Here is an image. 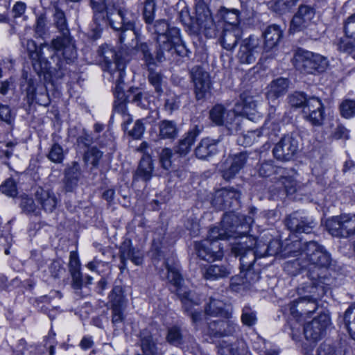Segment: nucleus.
I'll use <instances>...</instances> for the list:
<instances>
[{"instance_id":"1","label":"nucleus","mask_w":355,"mask_h":355,"mask_svg":"<svg viewBox=\"0 0 355 355\" xmlns=\"http://www.w3.org/2000/svg\"><path fill=\"white\" fill-rule=\"evenodd\" d=\"M288 254L297 257L291 263L307 270L310 281L325 283L326 278L321 276V272L330 266L331 257L324 246L313 241L304 243L297 241L288 248Z\"/></svg>"},{"instance_id":"2","label":"nucleus","mask_w":355,"mask_h":355,"mask_svg":"<svg viewBox=\"0 0 355 355\" xmlns=\"http://www.w3.org/2000/svg\"><path fill=\"white\" fill-rule=\"evenodd\" d=\"M147 29L152 35H156V46L154 52H152L146 42L136 41L135 48L141 55L148 64L154 63V60L165 61L168 54L174 48V44L180 40V30L176 27H171L165 19H159L155 22L147 24Z\"/></svg>"},{"instance_id":"3","label":"nucleus","mask_w":355,"mask_h":355,"mask_svg":"<svg viewBox=\"0 0 355 355\" xmlns=\"http://www.w3.org/2000/svg\"><path fill=\"white\" fill-rule=\"evenodd\" d=\"M327 284L310 281L298 288L302 296L289 304L291 314L297 318L313 313L318 308L317 300L327 291Z\"/></svg>"},{"instance_id":"4","label":"nucleus","mask_w":355,"mask_h":355,"mask_svg":"<svg viewBox=\"0 0 355 355\" xmlns=\"http://www.w3.org/2000/svg\"><path fill=\"white\" fill-rule=\"evenodd\" d=\"M244 239V238H243ZM245 241L235 242L232 244V252L235 256H240L241 275L243 283L252 284L260 278V269L254 268L257 259V252H254L257 241L254 238H245Z\"/></svg>"},{"instance_id":"5","label":"nucleus","mask_w":355,"mask_h":355,"mask_svg":"<svg viewBox=\"0 0 355 355\" xmlns=\"http://www.w3.org/2000/svg\"><path fill=\"white\" fill-rule=\"evenodd\" d=\"M53 18V24L61 35L53 39L49 46L55 52H61L67 62H72L76 58L77 53L67 26L65 14L58 7H55Z\"/></svg>"},{"instance_id":"6","label":"nucleus","mask_w":355,"mask_h":355,"mask_svg":"<svg viewBox=\"0 0 355 355\" xmlns=\"http://www.w3.org/2000/svg\"><path fill=\"white\" fill-rule=\"evenodd\" d=\"M128 11L118 5L107 3L105 8V24L95 23L100 29L110 26L115 31H121L119 36L121 43H124L126 37H134L138 40V34L135 30L134 23L128 19Z\"/></svg>"},{"instance_id":"7","label":"nucleus","mask_w":355,"mask_h":355,"mask_svg":"<svg viewBox=\"0 0 355 355\" xmlns=\"http://www.w3.org/2000/svg\"><path fill=\"white\" fill-rule=\"evenodd\" d=\"M113 80H115L116 85L114 88V95L116 100L114 104V111H124L128 109L127 103L136 104L137 107L142 110L151 109L150 102L147 97L138 92L137 89H130L128 94L125 95L123 90V76L119 78L114 72L110 73Z\"/></svg>"},{"instance_id":"8","label":"nucleus","mask_w":355,"mask_h":355,"mask_svg":"<svg viewBox=\"0 0 355 355\" xmlns=\"http://www.w3.org/2000/svg\"><path fill=\"white\" fill-rule=\"evenodd\" d=\"M293 64L302 73L315 74L324 71L328 62L326 58L320 54L299 49L295 53Z\"/></svg>"},{"instance_id":"9","label":"nucleus","mask_w":355,"mask_h":355,"mask_svg":"<svg viewBox=\"0 0 355 355\" xmlns=\"http://www.w3.org/2000/svg\"><path fill=\"white\" fill-rule=\"evenodd\" d=\"M166 268L168 271L167 279L176 287L177 294L182 300L185 311L189 313L191 320L194 323L200 322L202 320V314L200 311L190 310V306L192 304L191 293L182 289L181 286L182 278L178 268L168 263L166 264Z\"/></svg>"},{"instance_id":"10","label":"nucleus","mask_w":355,"mask_h":355,"mask_svg":"<svg viewBox=\"0 0 355 355\" xmlns=\"http://www.w3.org/2000/svg\"><path fill=\"white\" fill-rule=\"evenodd\" d=\"M327 228L334 236L347 238L355 234V214H345L327 221Z\"/></svg>"},{"instance_id":"11","label":"nucleus","mask_w":355,"mask_h":355,"mask_svg":"<svg viewBox=\"0 0 355 355\" xmlns=\"http://www.w3.org/2000/svg\"><path fill=\"white\" fill-rule=\"evenodd\" d=\"M98 54L103 59L110 73L114 72L119 78L123 76L126 60L121 52H116L114 47L108 44H103L99 47Z\"/></svg>"},{"instance_id":"12","label":"nucleus","mask_w":355,"mask_h":355,"mask_svg":"<svg viewBox=\"0 0 355 355\" xmlns=\"http://www.w3.org/2000/svg\"><path fill=\"white\" fill-rule=\"evenodd\" d=\"M232 220L237 223L239 221L238 216L232 211L225 213L222 219L220 227H215L211 228L205 241L216 246L218 245L216 243L218 240H226L230 238L236 239L235 235L236 231L231 229V227H234L236 225V223L231 225L230 221Z\"/></svg>"},{"instance_id":"13","label":"nucleus","mask_w":355,"mask_h":355,"mask_svg":"<svg viewBox=\"0 0 355 355\" xmlns=\"http://www.w3.org/2000/svg\"><path fill=\"white\" fill-rule=\"evenodd\" d=\"M240 192L233 187H224L216 190L211 198V205L219 211L239 206Z\"/></svg>"},{"instance_id":"14","label":"nucleus","mask_w":355,"mask_h":355,"mask_svg":"<svg viewBox=\"0 0 355 355\" xmlns=\"http://www.w3.org/2000/svg\"><path fill=\"white\" fill-rule=\"evenodd\" d=\"M299 150V137L293 134L285 135L272 150L274 156L281 161H290Z\"/></svg>"},{"instance_id":"15","label":"nucleus","mask_w":355,"mask_h":355,"mask_svg":"<svg viewBox=\"0 0 355 355\" xmlns=\"http://www.w3.org/2000/svg\"><path fill=\"white\" fill-rule=\"evenodd\" d=\"M285 224L291 232L311 234L317 227L318 222L311 216L295 211L286 218Z\"/></svg>"},{"instance_id":"16","label":"nucleus","mask_w":355,"mask_h":355,"mask_svg":"<svg viewBox=\"0 0 355 355\" xmlns=\"http://www.w3.org/2000/svg\"><path fill=\"white\" fill-rule=\"evenodd\" d=\"M260 51L261 46L259 40L250 36L241 42L237 58L241 63L250 64L256 61Z\"/></svg>"},{"instance_id":"17","label":"nucleus","mask_w":355,"mask_h":355,"mask_svg":"<svg viewBox=\"0 0 355 355\" xmlns=\"http://www.w3.org/2000/svg\"><path fill=\"white\" fill-rule=\"evenodd\" d=\"M330 323V318L327 314H320L312 321L306 324L304 334L306 339L311 342L320 340L325 333L326 328Z\"/></svg>"},{"instance_id":"18","label":"nucleus","mask_w":355,"mask_h":355,"mask_svg":"<svg viewBox=\"0 0 355 355\" xmlns=\"http://www.w3.org/2000/svg\"><path fill=\"white\" fill-rule=\"evenodd\" d=\"M49 45L50 44L47 43L42 44L40 49H37L35 41L33 40H27L26 48L33 62V67L39 76H40L42 73H44L49 68V62L43 55L42 48L45 46L49 49L53 50L52 48L49 46Z\"/></svg>"},{"instance_id":"19","label":"nucleus","mask_w":355,"mask_h":355,"mask_svg":"<svg viewBox=\"0 0 355 355\" xmlns=\"http://www.w3.org/2000/svg\"><path fill=\"white\" fill-rule=\"evenodd\" d=\"M190 76L194 85L196 98L202 99L210 87L209 73L202 67L196 65L191 68Z\"/></svg>"},{"instance_id":"20","label":"nucleus","mask_w":355,"mask_h":355,"mask_svg":"<svg viewBox=\"0 0 355 355\" xmlns=\"http://www.w3.org/2000/svg\"><path fill=\"white\" fill-rule=\"evenodd\" d=\"M241 9L223 8L220 14L226 22L225 26H239V23L248 20L252 16V10L248 3H241Z\"/></svg>"},{"instance_id":"21","label":"nucleus","mask_w":355,"mask_h":355,"mask_svg":"<svg viewBox=\"0 0 355 355\" xmlns=\"http://www.w3.org/2000/svg\"><path fill=\"white\" fill-rule=\"evenodd\" d=\"M288 103L295 109H308L309 111H323L325 109L319 98H307L304 92H296L288 96Z\"/></svg>"},{"instance_id":"22","label":"nucleus","mask_w":355,"mask_h":355,"mask_svg":"<svg viewBox=\"0 0 355 355\" xmlns=\"http://www.w3.org/2000/svg\"><path fill=\"white\" fill-rule=\"evenodd\" d=\"M315 16L314 9L307 5H300L297 12L293 16L290 30L293 32L303 31L309 27Z\"/></svg>"},{"instance_id":"23","label":"nucleus","mask_w":355,"mask_h":355,"mask_svg":"<svg viewBox=\"0 0 355 355\" xmlns=\"http://www.w3.org/2000/svg\"><path fill=\"white\" fill-rule=\"evenodd\" d=\"M243 34L239 26H225L219 41L223 49L232 51L241 39Z\"/></svg>"},{"instance_id":"24","label":"nucleus","mask_w":355,"mask_h":355,"mask_svg":"<svg viewBox=\"0 0 355 355\" xmlns=\"http://www.w3.org/2000/svg\"><path fill=\"white\" fill-rule=\"evenodd\" d=\"M35 200L40 206V209L49 213L53 212L58 204V199L54 193L41 187H38L35 192Z\"/></svg>"},{"instance_id":"25","label":"nucleus","mask_w":355,"mask_h":355,"mask_svg":"<svg viewBox=\"0 0 355 355\" xmlns=\"http://www.w3.org/2000/svg\"><path fill=\"white\" fill-rule=\"evenodd\" d=\"M196 22L198 25V32L209 30L214 26L210 10L206 3L199 1L196 4Z\"/></svg>"},{"instance_id":"26","label":"nucleus","mask_w":355,"mask_h":355,"mask_svg":"<svg viewBox=\"0 0 355 355\" xmlns=\"http://www.w3.org/2000/svg\"><path fill=\"white\" fill-rule=\"evenodd\" d=\"M119 253L121 260V266L119 268L121 270L126 268V262L128 260H130L137 266H140L143 263L142 253L139 250L132 248L130 245V243L124 242L120 248Z\"/></svg>"},{"instance_id":"27","label":"nucleus","mask_w":355,"mask_h":355,"mask_svg":"<svg viewBox=\"0 0 355 355\" xmlns=\"http://www.w3.org/2000/svg\"><path fill=\"white\" fill-rule=\"evenodd\" d=\"M198 256L203 260L214 261L223 257L220 245H213L209 241H203L196 245Z\"/></svg>"},{"instance_id":"28","label":"nucleus","mask_w":355,"mask_h":355,"mask_svg":"<svg viewBox=\"0 0 355 355\" xmlns=\"http://www.w3.org/2000/svg\"><path fill=\"white\" fill-rule=\"evenodd\" d=\"M237 329L236 324L230 320H215L209 323V334L214 337L233 335Z\"/></svg>"},{"instance_id":"29","label":"nucleus","mask_w":355,"mask_h":355,"mask_svg":"<svg viewBox=\"0 0 355 355\" xmlns=\"http://www.w3.org/2000/svg\"><path fill=\"white\" fill-rule=\"evenodd\" d=\"M288 87V80L286 78H277L272 81L267 92V98L269 103H272L270 105L272 108L275 109L277 104V99L286 94Z\"/></svg>"},{"instance_id":"30","label":"nucleus","mask_w":355,"mask_h":355,"mask_svg":"<svg viewBox=\"0 0 355 355\" xmlns=\"http://www.w3.org/2000/svg\"><path fill=\"white\" fill-rule=\"evenodd\" d=\"M234 214L238 216L239 221L236 223V225L234 227H231V229L236 231L235 235L236 236V238H240V240L238 242L245 241V239H243V238H251L250 236H245V234L249 232L252 224L254 223V218L252 216L254 211H251L250 212V215L248 216H239L238 214H236L235 213ZM230 222L231 225L235 223L234 220H232Z\"/></svg>"},{"instance_id":"31","label":"nucleus","mask_w":355,"mask_h":355,"mask_svg":"<svg viewBox=\"0 0 355 355\" xmlns=\"http://www.w3.org/2000/svg\"><path fill=\"white\" fill-rule=\"evenodd\" d=\"M283 31L277 24L268 26L263 33L264 37V49L266 51L275 47L282 37Z\"/></svg>"},{"instance_id":"32","label":"nucleus","mask_w":355,"mask_h":355,"mask_svg":"<svg viewBox=\"0 0 355 355\" xmlns=\"http://www.w3.org/2000/svg\"><path fill=\"white\" fill-rule=\"evenodd\" d=\"M205 313L212 316H221L229 318L231 315L230 307L222 300L210 297L209 302L205 307Z\"/></svg>"},{"instance_id":"33","label":"nucleus","mask_w":355,"mask_h":355,"mask_svg":"<svg viewBox=\"0 0 355 355\" xmlns=\"http://www.w3.org/2000/svg\"><path fill=\"white\" fill-rule=\"evenodd\" d=\"M141 60L144 65L147 67L148 71V80L150 84L154 87L155 91L159 95L163 93V76L161 73L155 71L153 67L156 66L157 63L162 62L158 60H154V63L148 64L144 59V55H142Z\"/></svg>"},{"instance_id":"34","label":"nucleus","mask_w":355,"mask_h":355,"mask_svg":"<svg viewBox=\"0 0 355 355\" xmlns=\"http://www.w3.org/2000/svg\"><path fill=\"white\" fill-rule=\"evenodd\" d=\"M218 141L210 138H204L197 146L195 150L196 157L201 159H206L214 155L217 152V144Z\"/></svg>"},{"instance_id":"35","label":"nucleus","mask_w":355,"mask_h":355,"mask_svg":"<svg viewBox=\"0 0 355 355\" xmlns=\"http://www.w3.org/2000/svg\"><path fill=\"white\" fill-rule=\"evenodd\" d=\"M140 341L142 352L144 355H161L162 352L158 349L153 336L147 329L140 333Z\"/></svg>"},{"instance_id":"36","label":"nucleus","mask_w":355,"mask_h":355,"mask_svg":"<svg viewBox=\"0 0 355 355\" xmlns=\"http://www.w3.org/2000/svg\"><path fill=\"white\" fill-rule=\"evenodd\" d=\"M200 131L201 129L198 125H196L193 130L189 131L185 137L180 140L178 145L175 147V153L180 155H186L190 151L191 147Z\"/></svg>"},{"instance_id":"37","label":"nucleus","mask_w":355,"mask_h":355,"mask_svg":"<svg viewBox=\"0 0 355 355\" xmlns=\"http://www.w3.org/2000/svg\"><path fill=\"white\" fill-rule=\"evenodd\" d=\"M80 167L77 162H73L65 173L64 184L67 191H71L77 185L80 177Z\"/></svg>"},{"instance_id":"38","label":"nucleus","mask_w":355,"mask_h":355,"mask_svg":"<svg viewBox=\"0 0 355 355\" xmlns=\"http://www.w3.org/2000/svg\"><path fill=\"white\" fill-rule=\"evenodd\" d=\"M230 273V269L223 265H210L202 271L203 277L209 280H215L219 278L226 277Z\"/></svg>"},{"instance_id":"39","label":"nucleus","mask_w":355,"mask_h":355,"mask_svg":"<svg viewBox=\"0 0 355 355\" xmlns=\"http://www.w3.org/2000/svg\"><path fill=\"white\" fill-rule=\"evenodd\" d=\"M211 121L217 125H225L230 128L236 119V112H209Z\"/></svg>"},{"instance_id":"40","label":"nucleus","mask_w":355,"mask_h":355,"mask_svg":"<svg viewBox=\"0 0 355 355\" xmlns=\"http://www.w3.org/2000/svg\"><path fill=\"white\" fill-rule=\"evenodd\" d=\"M153 168L151 158L148 156L142 157L135 173L136 178L144 181L149 180L152 177Z\"/></svg>"},{"instance_id":"41","label":"nucleus","mask_w":355,"mask_h":355,"mask_svg":"<svg viewBox=\"0 0 355 355\" xmlns=\"http://www.w3.org/2000/svg\"><path fill=\"white\" fill-rule=\"evenodd\" d=\"M110 308L126 307V299L120 286H115L108 296Z\"/></svg>"},{"instance_id":"42","label":"nucleus","mask_w":355,"mask_h":355,"mask_svg":"<svg viewBox=\"0 0 355 355\" xmlns=\"http://www.w3.org/2000/svg\"><path fill=\"white\" fill-rule=\"evenodd\" d=\"M179 19L191 34L196 35L199 33L198 25L196 22V19L190 15L187 8H184L179 12Z\"/></svg>"},{"instance_id":"43","label":"nucleus","mask_w":355,"mask_h":355,"mask_svg":"<svg viewBox=\"0 0 355 355\" xmlns=\"http://www.w3.org/2000/svg\"><path fill=\"white\" fill-rule=\"evenodd\" d=\"M22 78L24 80V83L22 84V87H25V90L27 94V96L29 99H35L39 101L36 95V80L34 79L31 74L28 71H24L22 73Z\"/></svg>"},{"instance_id":"44","label":"nucleus","mask_w":355,"mask_h":355,"mask_svg":"<svg viewBox=\"0 0 355 355\" xmlns=\"http://www.w3.org/2000/svg\"><path fill=\"white\" fill-rule=\"evenodd\" d=\"M105 0H90L91 6L94 10V21L101 24H105V8L107 4L105 3Z\"/></svg>"},{"instance_id":"45","label":"nucleus","mask_w":355,"mask_h":355,"mask_svg":"<svg viewBox=\"0 0 355 355\" xmlns=\"http://www.w3.org/2000/svg\"><path fill=\"white\" fill-rule=\"evenodd\" d=\"M299 0H276L272 6V10L279 15L290 12L297 3Z\"/></svg>"},{"instance_id":"46","label":"nucleus","mask_w":355,"mask_h":355,"mask_svg":"<svg viewBox=\"0 0 355 355\" xmlns=\"http://www.w3.org/2000/svg\"><path fill=\"white\" fill-rule=\"evenodd\" d=\"M235 107V109L232 111H236L239 109L248 111L254 110L257 107V104L253 96H250L246 93H243L240 96V100L236 103Z\"/></svg>"},{"instance_id":"47","label":"nucleus","mask_w":355,"mask_h":355,"mask_svg":"<svg viewBox=\"0 0 355 355\" xmlns=\"http://www.w3.org/2000/svg\"><path fill=\"white\" fill-rule=\"evenodd\" d=\"M344 322L351 338L355 340V304L346 310Z\"/></svg>"},{"instance_id":"48","label":"nucleus","mask_w":355,"mask_h":355,"mask_svg":"<svg viewBox=\"0 0 355 355\" xmlns=\"http://www.w3.org/2000/svg\"><path fill=\"white\" fill-rule=\"evenodd\" d=\"M264 250L262 251L257 248L254 252H257V258L264 256H275L280 252L281 243L278 240L271 241L266 246L263 245Z\"/></svg>"},{"instance_id":"49","label":"nucleus","mask_w":355,"mask_h":355,"mask_svg":"<svg viewBox=\"0 0 355 355\" xmlns=\"http://www.w3.org/2000/svg\"><path fill=\"white\" fill-rule=\"evenodd\" d=\"M159 128L160 135L162 138H175L178 135L176 125L173 121H163Z\"/></svg>"},{"instance_id":"50","label":"nucleus","mask_w":355,"mask_h":355,"mask_svg":"<svg viewBox=\"0 0 355 355\" xmlns=\"http://www.w3.org/2000/svg\"><path fill=\"white\" fill-rule=\"evenodd\" d=\"M336 44L338 51L351 55L355 59V46L354 42L347 36V37H340Z\"/></svg>"},{"instance_id":"51","label":"nucleus","mask_w":355,"mask_h":355,"mask_svg":"<svg viewBox=\"0 0 355 355\" xmlns=\"http://www.w3.org/2000/svg\"><path fill=\"white\" fill-rule=\"evenodd\" d=\"M241 320L244 325L252 327L257 322L256 312L250 306L246 305L242 309Z\"/></svg>"},{"instance_id":"52","label":"nucleus","mask_w":355,"mask_h":355,"mask_svg":"<svg viewBox=\"0 0 355 355\" xmlns=\"http://www.w3.org/2000/svg\"><path fill=\"white\" fill-rule=\"evenodd\" d=\"M156 10V2L155 0H146L143 10V17L146 24L153 22Z\"/></svg>"},{"instance_id":"53","label":"nucleus","mask_w":355,"mask_h":355,"mask_svg":"<svg viewBox=\"0 0 355 355\" xmlns=\"http://www.w3.org/2000/svg\"><path fill=\"white\" fill-rule=\"evenodd\" d=\"M239 170L231 163L228 159L223 164L220 172L224 180L229 181L233 179L239 173Z\"/></svg>"},{"instance_id":"54","label":"nucleus","mask_w":355,"mask_h":355,"mask_svg":"<svg viewBox=\"0 0 355 355\" xmlns=\"http://www.w3.org/2000/svg\"><path fill=\"white\" fill-rule=\"evenodd\" d=\"M47 157L52 162L60 164L64 157V153L62 148L58 144H54L50 148Z\"/></svg>"},{"instance_id":"55","label":"nucleus","mask_w":355,"mask_h":355,"mask_svg":"<svg viewBox=\"0 0 355 355\" xmlns=\"http://www.w3.org/2000/svg\"><path fill=\"white\" fill-rule=\"evenodd\" d=\"M260 136V132L252 131L238 137L236 142L239 145L244 147L250 146L255 141L256 138Z\"/></svg>"},{"instance_id":"56","label":"nucleus","mask_w":355,"mask_h":355,"mask_svg":"<svg viewBox=\"0 0 355 355\" xmlns=\"http://www.w3.org/2000/svg\"><path fill=\"white\" fill-rule=\"evenodd\" d=\"M167 341L174 346H179L182 343V335L180 329L176 327L170 328L166 336Z\"/></svg>"},{"instance_id":"57","label":"nucleus","mask_w":355,"mask_h":355,"mask_svg":"<svg viewBox=\"0 0 355 355\" xmlns=\"http://www.w3.org/2000/svg\"><path fill=\"white\" fill-rule=\"evenodd\" d=\"M325 112H304V119L312 125L320 126L322 125L326 117Z\"/></svg>"},{"instance_id":"58","label":"nucleus","mask_w":355,"mask_h":355,"mask_svg":"<svg viewBox=\"0 0 355 355\" xmlns=\"http://www.w3.org/2000/svg\"><path fill=\"white\" fill-rule=\"evenodd\" d=\"M248 158V155L246 152H241L239 153L230 156L227 159L239 171H241L245 165Z\"/></svg>"},{"instance_id":"59","label":"nucleus","mask_w":355,"mask_h":355,"mask_svg":"<svg viewBox=\"0 0 355 355\" xmlns=\"http://www.w3.org/2000/svg\"><path fill=\"white\" fill-rule=\"evenodd\" d=\"M102 155L103 153L96 148H92L85 153V159L87 162L92 164L94 166H97Z\"/></svg>"},{"instance_id":"60","label":"nucleus","mask_w":355,"mask_h":355,"mask_svg":"<svg viewBox=\"0 0 355 355\" xmlns=\"http://www.w3.org/2000/svg\"><path fill=\"white\" fill-rule=\"evenodd\" d=\"M283 180L282 183L284 185L286 191L288 194H293L295 193L298 190H300L303 186V184L297 182L291 177L284 178Z\"/></svg>"},{"instance_id":"61","label":"nucleus","mask_w":355,"mask_h":355,"mask_svg":"<svg viewBox=\"0 0 355 355\" xmlns=\"http://www.w3.org/2000/svg\"><path fill=\"white\" fill-rule=\"evenodd\" d=\"M172 150L168 148L162 149V150L160 153L159 161L162 164V166L166 170L170 169L172 166Z\"/></svg>"},{"instance_id":"62","label":"nucleus","mask_w":355,"mask_h":355,"mask_svg":"<svg viewBox=\"0 0 355 355\" xmlns=\"http://www.w3.org/2000/svg\"><path fill=\"white\" fill-rule=\"evenodd\" d=\"M1 191L3 193L10 197H15L17 194L16 184L11 178H9L4 182L1 187Z\"/></svg>"},{"instance_id":"63","label":"nucleus","mask_w":355,"mask_h":355,"mask_svg":"<svg viewBox=\"0 0 355 355\" xmlns=\"http://www.w3.org/2000/svg\"><path fill=\"white\" fill-rule=\"evenodd\" d=\"M51 275L55 279H59L65 272L62 263L59 260L52 261L49 266Z\"/></svg>"},{"instance_id":"64","label":"nucleus","mask_w":355,"mask_h":355,"mask_svg":"<svg viewBox=\"0 0 355 355\" xmlns=\"http://www.w3.org/2000/svg\"><path fill=\"white\" fill-rule=\"evenodd\" d=\"M344 31L348 37L355 38V14L352 15L346 19Z\"/></svg>"}]
</instances>
